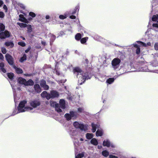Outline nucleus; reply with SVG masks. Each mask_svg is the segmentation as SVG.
Wrapping results in <instances>:
<instances>
[{"label": "nucleus", "instance_id": "24", "mask_svg": "<svg viewBox=\"0 0 158 158\" xmlns=\"http://www.w3.org/2000/svg\"><path fill=\"white\" fill-rule=\"evenodd\" d=\"M102 154L105 157H107L109 155V152L106 150H104L102 152Z\"/></svg>", "mask_w": 158, "mask_h": 158}, {"label": "nucleus", "instance_id": "50", "mask_svg": "<svg viewBox=\"0 0 158 158\" xmlns=\"http://www.w3.org/2000/svg\"><path fill=\"white\" fill-rule=\"evenodd\" d=\"M152 26L154 27H155L158 28V24L157 23L153 24Z\"/></svg>", "mask_w": 158, "mask_h": 158}, {"label": "nucleus", "instance_id": "53", "mask_svg": "<svg viewBox=\"0 0 158 158\" xmlns=\"http://www.w3.org/2000/svg\"><path fill=\"white\" fill-rule=\"evenodd\" d=\"M83 109H81V108H79L78 109V111L80 112H82V111H83Z\"/></svg>", "mask_w": 158, "mask_h": 158}, {"label": "nucleus", "instance_id": "51", "mask_svg": "<svg viewBox=\"0 0 158 158\" xmlns=\"http://www.w3.org/2000/svg\"><path fill=\"white\" fill-rule=\"evenodd\" d=\"M70 18L72 19H74L76 18V16H75L72 15L70 16Z\"/></svg>", "mask_w": 158, "mask_h": 158}, {"label": "nucleus", "instance_id": "60", "mask_svg": "<svg viewBox=\"0 0 158 158\" xmlns=\"http://www.w3.org/2000/svg\"><path fill=\"white\" fill-rule=\"evenodd\" d=\"M21 37V38L23 40H25V38L24 37H23V36H21V37Z\"/></svg>", "mask_w": 158, "mask_h": 158}, {"label": "nucleus", "instance_id": "15", "mask_svg": "<svg viewBox=\"0 0 158 158\" xmlns=\"http://www.w3.org/2000/svg\"><path fill=\"white\" fill-rule=\"evenodd\" d=\"M137 43H138L139 44H140V46H142L144 47H146L147 46H150L151 45V43L150 42H148L146 44L145 43L142 42L141 41H137Z\"/></svg>", "mask_w": 158, "mask_h": 158}, {"label": "nucleus", "instance_id": "5", "mask_svg": "<svg viewBox=\"0 0 158 158\" xmlns=\"http://www.w3.org/2000/svg\"><path fill=\"white\" fill-rule=\"evenodd\" d=\"M73 126L76 128H79L81 130H85V127L84 126L83 124H80L77 122H75L73 123Z\"/></svg>", "mask_w": 158, "mask_h": 158}, {"label": "nucleus", "instance_id": "38", "mask_svg": "<svg viewBox=\"0 0 158 158\" xmlns=\"http://www.w3.org/2000/svg\"><path fill=\"white\" fill-rule=\"evenodd\" d=\"M47 94V92L46 91H44L41 94V95L42 97L44 98L46 97V94Z\"/></svg>", "mask_w": 158, "mask_h": 158}, {"label": "nucleus", "instance_id": "21", "mask_svg": "<svg viewBox=\"0 0 158 158\" xmlns=\"http://www.w3.org/2000/svg\"><path fill=\"white\" fill-rule=\"evenodd\" d=\"M34 84L33 81L31 80H29L28 81H26V83H25V86L28 85H33Z\"/></svg>", "mask_w": 158, "mask_h": 158}, {"label": "nucleus", "instance_id": "22", "mask_svg": "<svg viewBox=\"0 0 158 158\" xmlns=\"http://www.w3.org/2000/svg\"><path fill=\"white\" fill-rule=\"evenodd\" d=\"M91 143L94 145H97L98 144V142L96 139L95 138H93L91 140Z\"/></svg>", "mask_w": 158, "mask_h": 158}, {"label": "nucleus", "instance_id": "43", "mask_svg": "<svg viewBox=\"0 0 158 158\" xmlns=\"http://www.w3.org/2000/svg\"><path fill=\"white\" fill-rule=\"evenodd\" d=\"M154 48L155 50H158V43H155L154 45Z\"/></svg>", "mask_w": 158, "mask_h": 158}, {"label": "nucleus", "instance_id": "2", "mask_svg": "<svg viewBox=\"0 0 158 158\" xmlns=\"http://www.w3.org/2000/svg\"><path fill=\"white\" fill-rule=\"evenodd\" d=\"M73 71L74 73H78L79 77L78 79V83L81 85L84 83L85 79L87 78V75H88L87 73H85V75H83V73L82 70L78 67H75L73 69Z\"/></svg>", "mask_w": 158, "mask_h": 158}, {"label": "nucleus", "instance_id": "13", "mask_svg": "<svg viewBox=\"0 0 158 158\" xmlns=\"http://www.w3.org/2000/svg\"><path fill=\"white\" fill-rule=\"evenodd\" d=\"M34 88L35 91L39 93L41 92V89L39 85L35 84L34 85Z\"/></svg>", "mask_w": 158, "mask_h": 158}, {"label": "nucleus", "instance_id": "35", "mask_svg": "<svg viewBox=\"0 0 158 158\" xmlns=\"http://www.w3.org/2000/svg\"><path fill=\"white\" fill-rule=\"evenodd\" d=\"M84 156L83 153H81L78 154L76 156V158H81Z\"/></svg>", "mask_w": 158, "mask_h": 158}, {"label": "nucleus", "instance_id": "1", "mask_svg": "<svg viewBox=\"0 0 158 158\" xmlns=\"http://www.w3.org/2000/svg\"><path fill=\"white\" fill-rule=\"evenodd\" d=\"M30 105L32 107L29 106L27 105V102L26 100H23L21 102L18 107V111L17 112H13V115H15L20 112H23L26 111H30L33 109V108H35L40 105V101L37 100H34L31 101L30 102Z\"/></svg>", "mask_w": 158, "mask_h": 158}, {"label": "nucleus", "instance_id": "29", "mask_svg": "<svg viewBox=\"0 0 158 158\" xmlns=\"http://www.w3.org/2000/svg\"><path fill=\"white\" fill-rule=\"evenodd\" d=\"M152 19L153 21H157L158 22V15H153Z\"/></svg>", "mask_w": 158, "mask_h": 158}, {"label": "nucleus", "instance_id": "19", "mask_svg": "<svg viewBox=\"0 0 158 158\" xmlns=\"http://www.w3.org/2000/svg\"><path fill=\"white\" fill-rule=\"evenodd\" d=\"M140 45H139V46H140ZM133 46L137 48L136 50V54H139L140 53V48H139V46L138 45L136 44H133Z\"/></svg>", "mask_w": 158, "mask_h": 158}, {"label": "nucleus", "instance_id": "46", "mask_svg": "<svg viewBox=\"0 0 158 158\" xmlns=\"http://www.w3.org/2000/svg\"><path fill=\"white\" fill-rule=\"evenodd\" d=\"M75 114L74 112H70V117H73Z\"/></svg>", "mask_w": 158, "mask_h": 158}, {"label": "nucleus", "instance_id": "20", "mask_svg": "<svg viewBox=\"0 0 158 158\" xmlns=\"http://www.w3.org/2000/svg\"><path fill=\"white\" fill-rule=\"evenodd\" d=\"M50 105L51 106L55 108H58L59 106V104L58 103H56V102L53 101L50 102Z\"/></svg>", "mask_w": 158, "mask_h": 158}, {"label": "nucleus", "instance_id": "11", "mask_svg": "<svg viewBox=\"0 0 158 158\" xmlns=\"http://www.w3.org/2000/svg\"><path fill=\"white\" fill-rule=\"evenodd\" d=\"M103 145L104 146H107V147H109L111 146L112 147H114V146L111 144H110V142L108 141H104L103 142Z\"/></svg>", "mask_w": 158, "mask_h": 158}, {"label": "nucleus", "instance_id": "47", "mask_svg": "<svg viewBox=\"0 0 158 158\" xmlns=\"http://www.w3.org/2000/svg\"><path fill=\"white\" fill-rule=\"evenodd\" d=\"M110 158H118V157L112 155H110L109 156Z\"/></svg>", "mask_w": 158, "mask_h": 158}, {"label": "nucleus", "instance_id": "61", "mask_svg": "<svg viewBox=\"0 0 158 158\" xmlns=\"http://www.w3.org/2000/svg\"><path fill=\"white\" fill-rule=\"evenodd\" d=\"M80 140H81V141H83V139H82V138H81V139H80Z\"/></svg>", "mask_w": 158, "mask_h": 158}, {"label": "nucleus", "instance_id": "41", "mask_svg": "<svg viewBox=\"0 0 158 158\" xmlns=\"http://www.w3.org/2000/svg\"><path fill=\"white\" fill-rule=\"evenodd\" d=\"M1 51L2 53L4 54H5L6 53V50L4 47H2L1 48Z\"/></svg>", "mask_w": 158, "mask_h": 158}, {"label": "nucleus", "instance_id": "49", "mask_svg": "<svg viewBox=\"0 0 158 158\" xmlns=\"http://www.w3.org/2000/svg\"><path fill=\"white\" fill-rule=\"evenodd\" d=\"M3 59L4 57L3 55L1 53H0V59L3 60Z\"/></svg>", "mask_w": 158, "mask_h": 158}, {"label": "nucleus", "instance_id": "40", "mask_svg": "<svg viewBox=\"0 0 158 158\" xmlns=\"http://www.w3.org/2000/svg\"><path fill=\"white\" fill-rule=\"evenodd\" d=\"M48 100H49V99L50 98H52V97H51V95L50 94H48V93H47V94H46V97H45Z\"/></svg>", "mask_w": 158, "mask_h": 158}, {"label": "nucleus", "instance_id": "58", "mask_svg": "<svg viewBox=\"0 0 158 158\" xmlns=\"http://www.w3.org/2000/svg\"><path fill=\"white\" fill-rule=\"evenodd\" d=\"M41 43H42V44L44 45H45L46 43L42 41Z\"/></svg>", "mask_w": 158, "mask_h": 158}, {"label": "nucleus", "instance_id": "25", "mask_svg": "<svg viewBox=\"0 0 158 158\" xmlns=\"http://www.w3.org/2000/svg\"><path fill=\"white\" fill-rule=\"evenodd\" d=\"M81 34L78 33H77L75 35V38L77 40H79L81 39Z\"/></svg>", "mask_w": 158, "mask_h": 158}, {"label": "nucleus", "instance_id": "37", "mask_svg": "<svg viewBox=\"0 0 158 158\" xmlns=\"http://www.w3.org/2000/svg\"><path fill=\"white\" fill-rule=\"evenodd\" d=\"M26 27L27 28L28 31L29 32H31L32 31L31 25H27Z\"/></svg>", "mask_w": 158, "mask_h": 158}, {"label": "nucleus", "instance_id": "48", "mask_svg": "<svg viewBox=\"0 0 158 158\" xmlns=\"http://www.w3.org/2000/svg\"><path fill=\"white\" fill-rule=\"evenodd\" d=\"M3 8L5 10V12H6L7 10V6H6V5H4V6H3Z\"/></svg>", "mask_w": 158, "mask_h": 158}, {"label": "nucleus", "instance_id": "30", "mask_svg": "<svg viewBox=\"0 0 158 158\" xmlns=\"http://www.w3.org/2000/svg\"><path fill=\"white\" fill-rule=\"evenodd\" d=\"M5 29V26L3 24L0 23V32L4 30Z\"/></svg>", "mask_w": 158, "mask_h": 158}, {"label": "nucleus", "instance_id": "31", "mask_svg": "<svg viewBox=\"0 0 158 158\" xmlns=\"http://www.w3.org/2000/svg\"><path fill=\"white\" fill-rule=\"evenodd\" d=\"M88 37H86L81 39V43L84 44L86 42V40H88Z\"/></svg>", "mask_w": 158, "mask_h": 158}, {"label": "nucleus", "instance_id": "56", "mask_svg": "<svg viewBox=\"0 0 158 158\" xmlns=\"http://www.w3.org/2000/svg\"><path fill=\"white\" fill-rule=\"evenodd\" d=\"M56 74H57V75H59V74H60V73H59V71H57V70H56Z\"/></svg>", "mask_w": 158, "mask_h": 158}, {"label": "nucleus", "instance_id": "45", "mask_svg": "<svg viewBox=\"0 0 158 158\" xmlns=\"http://www.w3.org/2000/svg\"><path fill=\"white\" fill-rule=\"evenodd\" d=\"M59 107L58 108H55L56 110L58 112H61V109L59 108Z\"/></svg>", "mask_w": 158, "mask_h": 158}, {"label": "nucleus", "instance_id": "12", "mask_svg": "<svg viewBox=\"0 0 158 158\" xmlns=\"http://www.w3.org/2000/svg\"><path fill=\"white\" fill-rule=\"evenodd\" d=\"M13 68L15 69L16 72L17 73H23V71L21 69L17 67L15 65H13Z\"/></svg>", "mask_w": 158, "mask_h": 158}, {"label": "nucleus", "instance_id": "57", "mask_svg": "<svg viewBox=\"0 0 158 158\" xmlns=\"http://www.w3.org/2000/svg\"><path fill=\"white\" fill-rule=\"evenodd\" d=\"M11 85L12 86V88L14 90H15V86H13L12 85V84H11Z\"/></svg>", "mask_w": 158, "mask_h": 158}, {"label": "nucleus", "instance_id": "34", "mask_svg": "<svg viewBox=\"0 0 158 158\" xmlns=\"http://www.w3.org/2000/svg\"><path fill=\"white\" fill-rule=\"evenodd\" d=\"M86 136L87 139H90L93 137L92 134L90 133H87Z\"/></svg>", "mask_w": 158, "mask_h": 158}, {"label": "nucleus", "instance_id": "23", "mask_svg": "<svg viewBox=\"0 0 158 158\" xmlns=\"http://www.w3.org/2000/svg\"><path fill=\"white\" fill-rule=\"evenodd\" d=\"M103 132L102 131L100 130H98L96 132V135L97 136H101L102 135Z\"/></svg>", "mask_w": 158, "mask_h": 158}, {"label": "nucleus", "instance_id": "4", "mask_svg": "<svg viewBox=\"0 0 158 158\" xmlns=\"http://www.w3.org/2000/svg\"><path fill=\"white\" fill-rule=\"evenodd\" d=\"M5 57L9 64L12 65H14L13 59L10 55L7 54L5 55Z\"/></svg>", "mask_w": 158, "mask_h": 158}, {"label": "nucleus", "instance_id": "59", "mask_svg": "<svg viewBox=\"0 0 158 158\" xmlns=\"http://www.w3.org/2000/svg\"><path fill=\"white\" fill-rule=\"evenodd\" d=\"M102 147L101 146H98V149H101L102 148Z\"/></svg>", "mask_w": 158, "mask_h": 158}, {"label": "nucleus", "instance_id": "28", "mask_svg": "<svg viewBox=\"0 0 158 158\" xmlns=\"http://www.w3.org/2000/svg\"><path fill=\"white\" fill-rule=\"evenodd\" d=\"M68 17V15L67 14H65L64 15H60L59 16V18L60 19H66Z\"/></svg>", "mask_w": 158, "mask_h": 158}, {"label": "nucleus", "instance_id": "39", "mask_svg": "<svg viewBox=\"0 0 158 158\" xmlns=\"http://www.w3.org/2000/svg\"><path fill=\"white\" fill-rule=\"evenodd\" d=\"M29 15L32 18L35 17L36 16L35 14L32 12H31L29 13Z\"/></svg>", "mask_w": 158, "mask_h": 158}, {"label": "nucleus", "instance_id": "42", "mask_svg": "<svg viewBox=\"0 0 158 158\" xmlns=\"http://www.w3.org/2000/svg\"><path fill=\"white\" fill-rule=\"evenodd\" d=\"M65 117L66 118L67 121L69 120V114H66L65 115Z\"/></svg>", "mask_w": 158, "mask_h": 158}, {"label": "nucleus", "instance_id": "33", "mask_svg": "<svg viewBox=\"0 0 158 158\" xmlns=\"http://www.w3.org/2000/svg\"><path fill=\"white\" fill-rule=\"evenodd\" d=\"M114 78H110L107 80L106 82L109 84H111L114 81Z\"/></svg>", "mask_w": 158, "mask_h": 158}, {"label": "nucleus", "instance_id": "18", "mask_svg": "<svg viewBox=\"0 0 158 158\" xmlns=\"http://www.w3.org/2000/svg\"><path fill=\"white\" fill-rule=\"evenodd\" d=\"M5 45L7 47H9L12 48L14 46V43L12 42H7L5 44Z\"/></svg>", "mask_w": 158, "mask_h": 158}, {"label": "nucleus", "instance_id": "10", "mask_svg": "<svg viewBox=\"0 0 158 158\" xmlns=\"http://www.w3.org/2000/svg\"><path fill=\"white\" fill-rule=\"evenodd\" d=\"M60 107L62 109H64L65 107V102L63 99H60L59 102Z\"/></svg>", "mask_w": 158, "mask_h": 158}, {"label": "nucleus", "instance_id": "52", "mask_svg": "<svg viewBox=\"0 0 158 158\" xmlns=\"http://www.w3.org/2000/svg\"><path fill=\"white\" fill-rule=\"evenodd\" d=\"M30 49H31V47H28V48L25 51V52L26 53L28 52L29 51V50H30Z\"/></svg>", "mask_w": 158, "mask_h": 158}, {"label": "nucleus", "instance_id": "55", "mask_svg": "<svg viewBox=\"0 0 158 158\" xmlns=\"http://www.w3.org/2000/svg\"><path fill=\"white\" fill-rule=\"evenodd\" d=\"M50 17L48 15H47L46 16L45 18L46 19H49L50 18Z\"/></svg>", "mask_w": 158, "mask_h": 158}, {"label": "nucleus", "instance_id": "7", "mask_svg": "<svg viewBox=\"0 0 158 158\" xmlns=\"http://www.w3.org/2000/svg\"><path fill=\"white\" fill-rule=\"evenodd\" d=\"M40 86L43 87L44 89L47 90L49 88V86L46 85V81L44 80H42L41 81L40 83Z\"/></svg>", "mask_w": 158, "mask_h": 158}, {"label": "nucleus", "instance_id": "8", "mask_svg": "<svg viewBox=\"0 0 158 158\" xmlns=\"http://www.w3.org/2000/svg\"><path fill=\"white\" fill-rule=\"evenodd\" d=\"M50 94L51 95L52 98L57 97L59 95L58 93L54 90L51 91L50 92Z\"/></svg>", "mask_w": 158, "mask_h": 158}, {"label": "nucleus", "instance_id": "26", "mask_svg": "<svg viewBox=\"0 0 158 158\" xmlns=\"http://www.w3.org/2000/svg\"><path fill=\"white\" fill-rule=\"evenodd\" d=\"M7 76L8 78L11 80H12L13 79L14 74L12 73H8L7 74Z\"/></svg>", "mask_w": 158, "mask_h": 158}, {"label": "nucleus", "instance_id": "14", "mask_svg": "<svg viewBox=\"0 0 158 158\" xmlns=\"http://www.w3.org/2000/svg\"><path fill=\"white\" fill-rule=\"evenodd\" d=\"M92 131L93 132H94L96 131V128L99 127V125L98 124H95L94 123L92 124Z\"/></svg>", "mask_w": 158, "mask_h": 158}, {"label": "nucleus", "instance_id": "62", "mask_svg": "<svg viewBox=\"0 0 158 158\" xmlns=\"http://www.w3.org/2000/svg\"><path fill=\"white\" fill-rule=\"evenodd\" d=\"M53 38H55V37L54 35L53 36Z\"/></svg>", "mask_w": 158, "mask_h": 158}, {"label": "nucleus", "instance_id": "27", "mask_svg": "<svg viewBox=\"0 0 158 158\" xmlns=\"http://www.w3.org/2000/svg\"><path fill=\"white\" fill-rule=\"evenodd\" d=\"M26 55L25 54H24L23 56L19 60L21 62H23L24 61L26 60Z\"/></svg>", "mask_w": 158, "mask_h": 158}, {"label": "nucleus", "instance_id": "6", "mask_svg": "<svg viewBox=\"0 0 158 158\" xmlns=\"http://www.w3.org/2000/svg\"><path fill=\"white\" fill-rule=\"evenodd\" d=\"M10 36V33L7 31H5L4 32H0V38L1 39L8 37Z\"/></svg>", "mask_w": 158, "mask_h": 158}, {"label": "nucleus", "instance_id": "3", "mask_svg": "<svg viewBox=\"0 0 158 158\" xmlns=\"http://www.w3.org/2000/svg\"><path fill=\"white\" fill-rule=\"evenodd\" d=\"M120 62V60L119 59L117 58H114L112 61V65L114 69H116L118 68Z\"/></svg>", "mask_w": 158, "mask_h": 158}, {"label": "nucleus", "instance_id": "54", "mask_svg": "<svg viewBox=\"0 0 158 158\" xmlns=\"http://www.w3.org/2000/svg\"><path fill=\"white\" fill-rule=\"evenodd\" d=\"M3 4V1L2 0H0V7Z\"/></svg>", "mask_w": 158, "mask_h": 158}, {"label": "nucleus", "instance_id": "16", "mask_svg": "<svg viewBox=\"0 0 158 158\" xmlns=\"http://www.w3.org/2000/svg\"><path fill=\"white\" fill-rule=\"evenodd\" d=\"M19 20L20 21L26 23L27 22V20L24 17L23 15H19Z\"/></svg>", "mask_w": 158, "mask_h": 158}, {"label": "nucleus", "instance_id": "44", "mask_svg": "<svg viewBox=\"0 0 158 158\" xmlns=\"http://www.w3.org/2000/svg\"><path fill=\"white\" fill-rule=\"evenodd\" d=\"M4 14L2 12H0V18H3L4 17Z\"/></svg>", "mask_w": 158, "mask_h": 158}, {"label": "nucleus", "instance_id": "9", "mask_svg": "<svg viewBox=\"0 0 158 158\" xmlns=\"http://www.w3.org/2000/svg\"><path fill=\"white\" fill-rule=\"evenodd\" d=\"M17 81L18 83L19 84L24 85H25L26 80L23 78L19 77L18 78Z\"/></svg>", "mask_w": 158, "mask_h": 158}, {"label": "nucleus", "instance_id": "63", "mask_svg": "<svg viewBox=\"0 0 158 158\" xmlns=\"http://www.w3.org/2000/svg\"><path fill=\"white\" fill-rule=\"evenodd\" d=\"M132 158H133V157H132Z\"/></svg>", "mask_w": 158, "mask_h": 158}, {"label": "nucleus", "instance_id": "32", "mask_svg": "<svg viewBox=\"0 0 158 158\" xmlns=\"http://www.w3.org/2000/svg\"><path fill=\"white\" fill-rule=\"evenodd\" d=\"M17 24L21 27H25L27 26L26 24L22 23H18Z\"/></svg>", "mask_w": 158, "mask_h": 158}, {"label": "nucleus", "instance_id": "17", "mask_svg": "<svg viewBox=\"0 0 158 158\" xmlns=\"http://www.w3.org/2000/svg\"><path fill=\"white\" fill-rule=\"evenodd\" d=\"M4 66V64L2 62L0 63V70L5 73L6 72V71L3 68Z\"/></svg>", "mask_w": 158, "mask_h": 158}, {"label": "nucleus", "instance_id": "36", "mask_svg": "<svg viewBox=\"0 0 158 158\" xmlns=\"http://www.w3.org/2000/svg\"><path fill=\"white\" fill-rule=\"evenodd\" d=\"M18 45L22 46L25 47L26 45L25 43L23 42H20L18 43Z\"/></svg>", "mask_w": 158, "mask_h": 158}]
</instances>
